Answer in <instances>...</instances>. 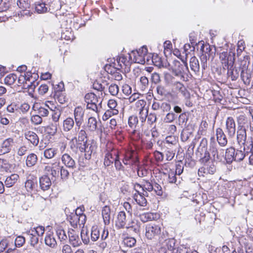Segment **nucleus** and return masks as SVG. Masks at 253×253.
Instances as JSON below:
<instances>
[{
	"label": "nucleus",
	"mask_w": 253,
	"mask_h": 253,
	"mask_svg": "<svg viewBox=\"0 0 253 253\" xmlns=\"http://www.w3.org/2000/svg\"><path fill=\"white\" fill-rule=\"evenodd\" d=\"M241 78L245 84L249 85L251 82V75L249 70L241 71Z\"/></svg>",
	"instance_id": "30"
},
{
	"label": "nucleus",
	"mask_w": 253,
	"mask_h": 253,
	"mask_svg": "<svg viewBox=\"0 0 253 253\" xmlns=\"http://www.w3.org/2000/svg\"><path fill=\"white\" fill-rule=\"evenodd\" d=\"M100 124V121L98 122L95 118L91 117L88 119L87 128L90 131H94L98 129V125Z\"/></svg>",
	"instance_id": "21"
},
{
	"label": "nucleus",
	"mask_w": 253,
	"mask_h": 253,
	"mask_svg": "<svg viewBox=\"0 0 253 253\" xmlns=\"http://www.w3.org/2000/svg\"><path fill=\"white\" fill-rule=\"evenodd\" d=\"M50 108L46 104H44L42 106H41L38 109L39 115L41 117H46L49 114L48 109L50 110Z\"/></svg>",
	"instance_id": "43"
},
{
	"label": "nucleus",
	"mask_w": 253,
	"mask_h": 253,
	"mask_svg": "<svg viewBox=\"0 0 253 253\" xmlns=\"http://www.w3.org/2000/svg\"><path fill=\"white\" fill-rule=\"evenodd\" d=\"M38 162V157L34 153H31L27 157L26 164L27 167H31L35 166Z\"/></svg>",
	"instance_id": "27"
},
{
	"label": "nucleus",
	"mask_w": 253,
	"mask_h": 253,
	"mask_svg": "<svg viewBox=\"0 0 253 253\" xmlns=\"http://www.w3.org/2000/svg\"><path fill=\"white\" fill-rule=\"evenodd\" d=\"M209 151L211 160L214 162L220 161L221 157L218 154V145L215 141L214 137H211L210 140Z\"/></svg>",
	"instance_id": "5"
},
{
	"label": "nucleus",
	"mask_w": 253,
	"mask_h": 253,
	"mask_svg": "<svg viewBox=\"0 0 253 253\" xmlns=\"http://www.w3.org/2000/svg\"><path fill=\"white\" fill-rule=\"evenodd\" d=\"M190 66L191 69L194 72H198L200 70V65L198 59L193 56L190 58Z\"/></svg>",
	"instance_id": "32"
},
{
	"label": "nucleus",
	"mask_w": 253,
	"mask_h": 253,
	"mask_svg": "<svg viewBox=\"0 0 253 253\" xmlns=\"http://www.w3.org/2000/svg\"><path fill=\"white\" fill-rule=\"evenodd\" d=\"M152 61L156 66L160 68L166 67V65L164 64V62L160 57H156V58H153Z\"/></svg>",
	"instance_id": "63"
},
{
	"label": "nucleus",
	"mask_w": 253,
	"mask_h": 253,
	"mask_svg": "<svg viewBox=\"0 0 253 253\" xmlns=\"http://www.w3.org/2000/svg\"><path fill=\"white\" fill-rule=\"evenodd\" d=\"M57 125L56 124H51L48 126H47L46 127V131L47 133H48L50 135H53L55 134L57 132Z\"/></svg>",
	"instance_id": "59"
},
{
	"label": "nucleus",
	"mask_w": 253,
	"mask_h": 253,
	"mask_svg": "<svg viewBox=\"0 0 253 253\" xmlns=\"http://www.w3.org/2000/svg\"><path fill=\"white\" fill-rule=\"evenodd\" d=\"M24 137L30 143L34 146H37L39 142V138L38 135L34 131H27L24 133Z\"/></svg>",
	"instance_id": "13"
},
{
	"label": "nucleus",
	"mask_w": 253,
	"mask_h": 253,
	"mask_svg": "<svg viewBox=\"0 0 253 253\" xmlns=\"http://www.w3.org/2000/svg\"><path fill=\"white\" fill-rule=\"evenodd\" d=\"M10 164L7 160L0 159V170L2 171H7L10 169Z\"/></svg>",
	"instance_id": "51"
},
{
	"label": "nucleus",
	"mask_w": 253,
	"mask_h": 253,
	"mask_svg": "<svg viewBox=\"0 0 253 253\" xmlns=\"http://www.w3.org/2000/svg\"><path fill=\"white\" fill-rule=\"evenodd\" d=\"M145 194L143 195L141 193L135 194L134 196V199L136 203L141 207H146L147 205V201L146 198L144 197Z\"/></svg>",
	"instance_id": "26"
},
{
	"label": "nucleus",
	"mask_w": 253,
	"mask_h": 253,
	"mask_svg": "<svg viewBox=\"0 0 253 253\" xmlns=\"http://www.w3.org/2000/svg\"><path fill=\"white\" fill-rule=\"evenodd\" d=\"M213 160L211 162L204 164V166L199 169L198 173L213 174L216 171V166Z\"/></svg>",
	"instance_id": "10"
},
{
	"label": "nucleus",
	"mask_w": 253,
	"mask_h": 253,
	"mask_svg": "<svg viewBox=\"0 0 253 253\" xmlns=\"http://www.w3.org/2000/svg\"><path fill=\"white\" fill-rule=\"evenodd\" d=\"M61 160L66 167L72 169L76 168L75 160L68 154L65 153L63 154L61 158Z\"/></svg>",
	"instance_id": "15"
},
{
	"label": "nucleus",
	"mask_w": 253,
	"mask_h": 253,
	"mask_svg": "<svg viewBox=\"0 0 253 253\" xmlns=\"http://www.w3.org/2000/svg\"><path fill=\"white\" fill-rule=\"evenodd\" d=\"M138 123V120L137 116L132 115L129 117L128 120V124L129 126L133 129V133L136 131V128Z\"/></svg>",
	"instance_id": "34"
},
{
	"label": "nucleus",
	"mask_w": 253,
	"mask_h": 253,
	"mask_svg": "<svg viewBox=\"0 0 253 253\" xmlns=\"http://www.w3.org/2000/svg\"><path fill=\"white\" fill-rule=\"evenodd\" d=\"M182 63L175 60L173 61V65L171 67L172 73L175 76L179 77L181 80L185 81V76L189 72L187 63L184 60H182Z\"/></svg>",
	"instance_id": "1"
},
{
	"label": "nucleus",
	"mask_w": 253,
	"mask_h": 253,
	"mask_svg": "<svg viewBox=\"0 0 253 253\" xmlns=\"http://www.w3.org/2000/svg\"><path fill=\"white\" fill-rule=\"evenodd\" d=\"M84 100L86 104L97 103L98 99L97 96L93 93H88L84 96Z\"/></svg>",
	"instance_id": "35"
},
{
	"label": "nucleus",
	"mask_w": 253,
	"mask_h": 253,
	"mask_svg": "<svg viewBox=\"0 0 253 253\" xmlns=\"http://www.w3.org/2000/svg\"><path fill=\"white\" fill-rule=\"evenodd\" d=\"M134 215L138 216L140 218V220L145 223L148 221L152 220L155 219L156 214L152 212L146 213H138V212H134Z\"/></svg>",
	"instance_id": "16"
},
{
	"label": "nucleus",
	"mask_w": 253,
	"mask_h": 253,
	"mask_svg": "<svg viewBox=\"0 0 253 253\" xmlns=\"http://www.w3.org/2000/svg\"><path fill=\"white\" fill-rule=\"evenodd\" d=\"M17 4L21 9L30 8V4L28 0H18Z\"/></svg>",
	"instance_id": "58"
},
{
	"label": "nucleus",
	"mask_w": 253,
	"mask_h": 253,
	"mask_svg": "<svg viewBox=\"0 0 253 253\" xmlns=\"http://www.w3.org/2000/svg\"><path fill=\"white\" fill-rule=\"evenodd\" d=\"M17 79L16 75L14 74H10L8 75L4 79L5 84L11 85L13 84Z\"/></svg>",
	"instance_id": "55"
},
{
	"label": "nucleus",
	"mask_w": 253,
	"mask_h": 253,
	"mask_svg": "<svg viewBox=\"0 0 253 253\" xmlns=\"http://www.w3.org/2000/svg\"><path fill=\"white\" fill-rule=\"evenodd\" d=\"M75 124L73 119L70 117L67 118L63 121V127L65 131L68 132L71 130Z\"/></svg>",
	"instance_id": "28"
},
{
	"label": "nucleus",
	"mask_w": 253,
	"mask_h": 253,
	"mask_svg": "<svg viewBox=\"0 0 253 253\" xmlns=\"http://www.w3.org/2000/svg\"><path fill=\"white\" fill-rule=\"evenodd\" d=\"M140 86L142 90L146 89L149 85V80L145 76H142L140 78Z\"/></svg>",
	"instance_id": "56"
},
{
	"label": "nucleus",
	"mask_w": 253,
	"mask_h": 253,
	"mask_svg": "<svg viewBox=\"0 0 253 253\" xmlns=\"http://www.w3.org/2000/svg\"><path fill=\"white\" fill-rule=\"evenodd\" d=\"M114 158L113 157V155L111 153H107L105 156L104 165L106 167L111 166L114 161Z\"/></svg>",
	"instance_id": "49"
},
{
	"label": "nucleus",
	"mask_w": 253,
	"mask_h": 253,
	"mask_svg": "<svg viewBox=\"0 0 253 253\" xmlns=\"http://www.w3.org/2000/svg\"><path fill=\"white\" fill-rule=\"evenodd\" d=\"M30 231L38 235V236H42L44 234V227L42 226H39L36 228H34L33 229H31Z\"/></svg>",
	"instance_id": "62"
},
{
	"label": "nucleus",
	"mask_w": 253,
	"mask_h": 253,
	"mask_svg": "<svg viewBox=\"0 0 253 253\" xmlns=\"http://www.w3.org/2000/svg\"><path fill=\"white\" fill-rule=\"evenodd\" d=\"M67 219L69 221L71 225L74 228L78 227L79 225V220L78 214L77 213L72 212L68 216Z\"/></svg>",
	"instance_id": "22"
},
{
	"label": "nucleus",
	"mask_w": 253,
	"mask_h": 253,
	"mask_svg": "<svg viewBox=\"0 0 253 253\" xmlns=\"http://www.w3.org/2000/svg\"><path fill=\"white\" fill-rule=\"evenodd\" d=\"M226 132L230 137H233L236 132V125L232 117H228L226 121Z\"/></svg>",
	"instance_id": "12"
},
{
	"label": "nucleus",
	"mask_w": 253,
	"mask_h": 253,
	"mask_svg": "<svg viewBox=\"0 0 253 253\" xmlns=\"http://www.w3.org/2000/svg\"><path fill=\"white\" fill-rule=\"evenodd\" d=\"M184 164L182 162H178L175 166V171L174 173L178 175H180L183 171Z\"/></svg>",
	"instance_id": "61"
},
{
	"label": "nucleus",
	"mask_w": 253,
	"mask_h": 253,
	"mask_svg": "<svg viewBox=\"0 0 253 253\" xmlns=\"http://www.w3.org/2000/svg\"><path fill=\"white\" fill-rule=\"evenodd\" d=\"M156 91L158 95L161 96V97H163L166 95L167 94V90L164 87V86L162 85H158L156 87Z\"/></svg>",
	"instance_id": "64"
},
{
	"label": "nucleus",
	"mask_w": 253,
	"mask_h": 253,
	"mask_svg": "<svg viewBox=\"0 0 253 253\" xmlns=\"http://www.w3.org/2000/svg\"><path fill=\"white\" fill-rule=\"evenodd\" d=\"M226 69L228 70L227 74L228 76L231 77L232 81H235L237 79L239 76V73L240 71H241L240 69L233 67V66H230Z\"/></svg>",
	"instance_id": "24"
},
{
	"label": "nucleus",
	"mask_w": 253,
	"mask_h": 253,
	"mask_svg": "<svg viewBox=\"0 0 253 253\" xmlns=\"http://www.w3.org/2000/svg\"><path fill=\"white\" fill-rule=\"evenodd\" d=\"M115 157L114 158V165L117 170H123L125 169L124 167L123 166L122 163L120 162L119 159V156L117 153L114 154Z\"/></svg>",
	"instance_id": "45"
},
{
	"label": "nucleus",
	"mask_w": 253,
	"mask_h": 253,
	"mask_svg": "<svg viewBox=\"0 0 253 253\" xmlns=\"http://www.w3.org/2000/svg\"><path fill=\"white\" fill-rule=\"evenodd\" d=\"M14 144V141L12 137L4 139L0 146V155L10 152Z\"/></svg>",
	"instance_id": "7"
},
{
	"label": "nucleus",
	"mask_w": 253,
	"mask_h": 253,
	"mask_svg": "<svg viewBox=\"0 0 253 253\" xmlns=\"http://www.w3.org/2000/svg\"><path fill=\"white\" fill-rule=\"evenodd\" d=\"M102 215L105 225H109L111 219V209L108 206H105L102 208Z\"/></svg>",
	"instance_id": "19"
},
{
	"label": "nucleus",
	"mask_w": 253,
	"mask_h": 253,
	"mask_svg": "<svg viewBox=\"0 0 253 253\" xmlns=\"http://www.w3.org/2000/svg\"><path fill=\"white\" fill-rule=\"evenodd\" d=\"M246 154V153L243 150L242 147H240V148L236 150L235 161L241 162L243 161Z\"/></svg>",
	"instance_id": "39"
},
{
	"label": "nucleus",
	"mask_w": 253,
	"mask_h": 253,
	"mask_svg": "<svg viewBox=\"0 0 253 253\" xmlns=\"http://www.w3.org/2000/svg\"><path fill=\"white\" fill-rule=\"evenodd\" d=\"M25 243V238L22 236H17L14 241L15 247L20 248L23 246Z\"/></svg>",
	"instance_id": "57"
},
{
	"label": "nucleus",
	"mask_w": 253,
	"mask_h": 253,
	"mask_svg": "<svg viewBox=\"0 0 253 253\" xmlns=\"http://www.w3.org/2000/svg\"><path fill=\"white\" fill-rule=\"evenodd\" d=\"M208 141L207 139L203 138L201 141L199 147L196 152V155L199 157L200 162L203 164L208 163L211 159L209 150L207 149Z\"/></svg>",
	"instance_id": "2"
},
{
	"label": "nucleus",
	"mask_w": 253,
	"mask_h": 253,
	"mask_svg": "<svg viewBox=\"0 0 253 253\" xmlns=\"http://www.w3.org/2000/svg\"><path fill=\"white\" fill-rule=\"evenodd\" d=\"M161 231V227L159 225L150 224L146 227L145 236L148 239H156Z\"/></svg>",
	"instance_id": "4"
},
{
	"label": "nucleus",
	"mask_w": 253,
	"mask_h": 253,
	"mask_svg": "<svg viewBox=\"0 0 253 253\" xmlns=\"http://www.w3.org/2000/svg\"><path fill=\"white\" fill-rule=\"evenodd\" d=\"M236 149L232 147L227 148L225 151V159L226 163L230 164L233 161H235Z\"/></svg>",
	"instance_id": "17"
},
{
	"label": "nucleus",
	"mask_w": 253,
	"mask_h": 253,
	"mask_svg": "<svg viewBox=\"0 0 253 253\" xmlns=\"http://www.w3.org/2000/svg\"><path fill=\"white\" fill-rule=\"evenodd\" d=\"M242 149L248 154L253 152V142L252 141H247L245 144L242 145Z\"/></svg>",
	"instance_id": "47"
},
{
	"label": "nucleus",
	"mask_w": 253,
	"mask_h": 253,
	"mask_svg": "<svg viewBox=\"0 0 253 253\" xmlns=\"http://www.w3.org/2000/svg\"><path fill=\"white\" fill-rule=\"evenodd\" d=\"M136 240L134 238L127 237L124 238L123 242L125 245L128 247H132L136 244Z\"/></svg>",
	"instance_id": "54"
},
{
	"label": "nucleus",
	"mask_w": 253,
	"mask_h": 253,
	"mask_svg": "<svg viewBox=\"0 0 253 253\" xmlns=\"http://www.w3.org/2000/svg\"><path fill=\"white\" fill-rule=\"evenodd\" d=\"M84 111L81 107H77L74 110V118L75 124L78 129L80 128L84 121Z\"/></svg>",
	"instance_id": "11"
},
{
	"label": "nucleus",
	"mask_w": 253,
	"mask_h": 253,
	"mask_svg": "<svg viewBox=\"0 0 253 253\" xmlns=\"http://www.w3.org/2000/svg\"><path fill=\"white\" fill-rule=\"evenodd\" d=\"M37 185L36 178L28 179L25 184V187L28 192H31L35 188Z\"/></svg>",
	"instance_id": "38"
},
{
	"label": "nucleus",
	"mask_w": 253,
	"mask_h": 253,
	"mask_svg": "<svg viewBox=\"0 0 253 253\" xmlns=\"http://www.w3.org/2000/svg\"><path fill=\"white\" fill-rule=\"evenodd\" d=\"M52 111V119L53 121L56 124L59 120L61 115V112L58 109L55 108L54 110L50 109Z\"/></svg>",
	"instance_id": "53"
},
{
	"label": "nucleus",
	"mask_w": 253,
	"mask_h": 253,
	"mask_svg": "<svg viewBox=\"0 0 253 253\" xmlns=\"http://www.w3.org/2000/svg\"><path fill=\"white\" fill-rule=\"evenodd\" d=\"M18 177L19 176L17 174H12L10 176L7 177L4 181L6 187H12L17 181Z\"/></svg>",
	"instance_id": "29"
},
{
	"label": "nucleus",
	"mask_w": 253,
	"mask_h": 253,
	"mask_svg": "<svg viewBox=\"0 0 253 253\" xmlns=\"http://www.w3.org/2000/svg\"><path fill=\"white\" fill-rule=\"evenodd\" d=\"M23 77L24 78L25 81V84L24 85V87L31 89H35L36 87V85L34 81L31 82L30 84H27V81H30V79L32 77L31 73L27 72L26 74H25V75L23 76Z\"/></svg>",
	"instance_id": "36"
},
{
	"label": "nucleus",
	"mask_w": 253,
	"mask_h": 253,
	"mask_svg": "<svg viewBox=\"0 0 253 253\" xmlns=\"http://www.w3.org/2000/svg\"><path fill=\"white\" fill-rule=\"evenodd\" d=\"M216 139L219 145L225 146L227 144V139L223 130L218 127L216 130Z\"/></svg>",
	"instance_id": "14"
},
{
	"label": "nucleus",
	"mask_w": 253,
	"mask_h": 253,
	"mask_svg": "<svg viewBox=\"0 0 253 253\" xmlns=\"http://www.w3.org/2000/svg\"><path fill=\"white\" fill-rule=\"evenodd\" d=\"M90 240L92 242L97 241L100 238V230L97 225L92 226L90 231Z\"/></svg>",
	"instance_id": "25"
},
{
	"label": "nucleus",
	"mask_w": 253,
	"mask_h": 253,
	"mask_svg": "<svg viewBox=\"0 0 253 253\" xmlns=\"http://www.w3.org/2000/svg\"><path fill=\"white\" fill-rule=\"evenodd\" d=\"M68 236L70 243L73 247H78L81 244V242L78 235L73 232H68Z\"/></svg>",
	"instance_id": "23"
},
{
	"label": "nucleus",
	"mask_w": 253,
	"mask_h": 253,
	"mask_svg": "<svg viewBox=\"0 0 253 253\" xmlns=\"http://www.w3.org/2000/svg\"><path fill=\"white\" fill-rule=\"evenodd\" d=\"M87 140V137H83L81 136H78V137H74L71 140L70 142L71 144V148L73 149L76 147V146L78 145L79 143H84L85 141Z\"/></svg>",
	"instance_id": "31"
},
{
	"label": "nucleus",
	"mask_w": 253,
	"mask_h": 253,
	"mask_svg": "<svg viewBox=\"0 0 253 253\" xmlns=\"http://www.w3.org/2000/svg\"><path fill=\"white\" fill-rule=\"evenodd\" d=\"M89 232L83 230L81 232V236L82 240L84 244H91L90 238L89 237Z\"/></svg>",
	"instance_id": "50"
},
{
	"label": "nucleus",
	"mask_w": 253,
	"mask_h": 253,
	"mask_svg": "<svg viewBox=\"0 0 253 253\" xmlns=\"http://www.w3.org/2000/svg\"><path fill=\"white\" fill-rule=\"evenodd\" d=\"M45 243L46 245L53 248L56 245V241L52 235L49 234L45 236L44 239Z\"/></svg>",
	"instance_id": "44"
},
{
	"label": "nucleus",
	"mask_w": 253,
	"mask_h": 253,
	"mask_svg": "<svg viewBox=\"0 0 253 253\" xmlns=\"http://www.w3.org/2000/svg\"><path fill=\"white\" fill-rule=\"evenodd\" d=\"M126 214L125 211H120L117 216L116 220V226L118 229H122L126 227L127 229L133 228V226L130 223L128 226H126Z\"/></svg>",
	"instance_id": "6"
},
{
	"label": "nucleus",
	"mask_w": 253,
	"mask_h": 253,
	"mask_svg": "<svg viewBox=\"0 0 253 253\" xmlns=\"http://www.w3.org/2000/svg\"><path fill=\"white\" fill-rule=\"evenodd\" d=\"M134 151H128L125 155L123 162L125 165H133L136 164L138 159Z\"/></svg>",
	"instance_id": "9"
},
{
	"label": "nucleus",
	"mask_w": 253,
	"mask_h": 253,
	"mask_svg": "<svg viewBox=\"0 0 253 253\" xmlns=\"http://www.w3.org/2000/svg\"><path fill=\"white\" fill-rule=\"evenodd\" d=\"M169 238V237L168 232L167 231L163 229V230H161L160 234H159V235L157 236V238L156 239L158 240L160 244H162L167 240H168Z\"/></svg>",
	"instance_id": "41"
},
{
	"label": "nucleus",
	"mask_w": 253,
	"mask_h": 253,
	"mask_svg": "<svg viewBox=\"0 0 253 253\" xmlns=\"http://www.w3.org/2000/svg\"><path fill=\"white\" fill-rule=\"evenodd\" d=\"M60 167L61 166L58 162L52 163L51 165V175L54 177L58 176Z\"/></svg>",
	"instance_id": "37"
},
{
	"label": "nucleus",
	"mask_w": 253,
	"mask_h": 253,
	"mask_svg": "<svg viewBox=\"0 0 253 253\" xmlns=\"http://www.w3.org/2000/svg\"><path fill=\"white\" fill-rule=\"evenodd\" d=\"M147 48L146 46H143L138 50H133L129 54V58L134 62L144 64L145 63V56H147Z\"/></svg>",
	"instance_id": "3"
},
{
	"label": "nucleus",
	"mask_w": 253,
	"mask_h": 253,
	"mask_svg": "<svg viewBox=\"0 0 253 253\" xmlns=\"http://www.w3.org/2000/svg\"><path fill=\"white\" fill-rule=\"evenodd\" d=\"M235 61V54L232 52H229V56H228L225 60L221 61L223 68L226 70L229 68V67H233Z\"/></svg>",
	"instance_id": "20"
},
{
	"label": "nucleus",
	"mask_w": 253,
	"mask_h": 253,
	"mask_svg": "<svg viewBox=\"0 0 253 253\" xmlns=\"http://www.w3.org/2000/svg\"><path fill=\"white\" fill-rule=\"evenodd\" d=\"M247 139V133L245 127L243 126H239L237 131V141L240 147H242L245 144Z\"/></svg>",
	"instance_id": "8"
},
{
	"label": "nucleus",
	"mask_w": 253,
	"mask_h": 253,
	"mask_svg": "<svg viewBox=\"0 0 253 253\" xmlns=\"http://www.w3.org/2000/svg\"><path fill=\"white\" fill-rule=\"evenodd\" d=\"M46 4L41 1H37L35 3V10L39 13H44L47 11V7Z\"/></svg>",
	"instance_id": "40"
},
{
	"label": "nucleus",
	"mask_w": 253,
	"mask_h": 253,
	"mask_svg": "<svg viewBox=\"0 0 253 253\" xmlns=\"http://www.w3.org/2000/svg\"><path fill=\"white\" fill-rule=\"evenodd\" d=\"M51 185V180L48 176L43 175L40 178V185L42 190L49 189Z\"/></svg>",
	"instance_id": "18"
},
{
	"label": "nucleus",
	"mask_w": 253,
	"mask_h": 253,
	"mask_svg": "<svg viewBox=\"0 0 253 253\" xmlns=\"http://www.w3.org/2000/svg\"><path fill=\"white\" fill-rule=\"evenodd\" d=\"M28 235L29 236L30 245L34 247L38 243L39 236H38V235L31 231H29Z\"/></svg>",
	"instance_id": "46"
},
{
	"label": "nucleus",
	"mask_w": 253,
	"mask_h": 253,
	"mask_svg": "<svg viewBox=\"0 0 253 253\" xmlns=\"http://www.w3.org/2000/svg\"><path fill=\"white\" fill-rule=\"evenodd\" d=\"M56 234L60 241L64 244L68 238L65 231L62 228L59 227L56 230Z\"/></svg>",
	"instance_id": "42"
},
{
	"label": "nucleus",
	"mask_w": 253,
	"mask_h": 253,
	"mask_svg": "<svg viewBox=\"0 0 253 253\" xmlns=\"http://www.w3.org/2000/svg\"><path fill=\"white\" fill-rule=\"evenodd\" d=\"M212 48H213L209 44L203 45L201 47V50H202L203 52L205 53V55L203 56H207V57H208L209 59L211 57L213 58V53H214V51H212Z\"/></svg>",
	"instance_id": "33"
},
{
	"label": "nucleus",
	"mask_w": 253,
	"mask_h": 253,
	"mask_svg": "<svg viewBox=\"0 0 253 253\" xmlns=\"http://www.w3.org/2000/svg\"><path fill=\"white\" fill-rule=\"evenodd\" d=\"M57 153V150L54 148L46 149L44 151V156L46 159L53 158Z\"/></svg>",
	"instance_id": "48"
},
{
	"label": "nucleus",
	"mask_w": 253,
	"mask_h": 253,
	"mask_svg": "<svg viewBox=\"0 0 253 253\" xmlns=\"http://www.w3.org/2000/svg\"><path fill=\"white\" fill-rule=\"evenodd\" d=\"M119 86L116 84H112L109 87V92L113 96L117 95L119 92Z\"/></svg>",
	"instance_id": "60"
},
{
	"label": "nucleus",
	"mask_w": 253,
	"mask_h": 253,
	"mask_svg": "<svg viewBox=\"0 0 253 253\" xmlns=\"http://www.w3.org/2000/svg\"><path fill=\"white\" fill-rule=\"evenodd\" d=\"M119 113L118 110H113L109 109L106 110L103 116V119L104 121L108 120L109 118L111 117L113 115H117Z\"/></svg>",
	"instance_id": "52"
}]
</instances>
